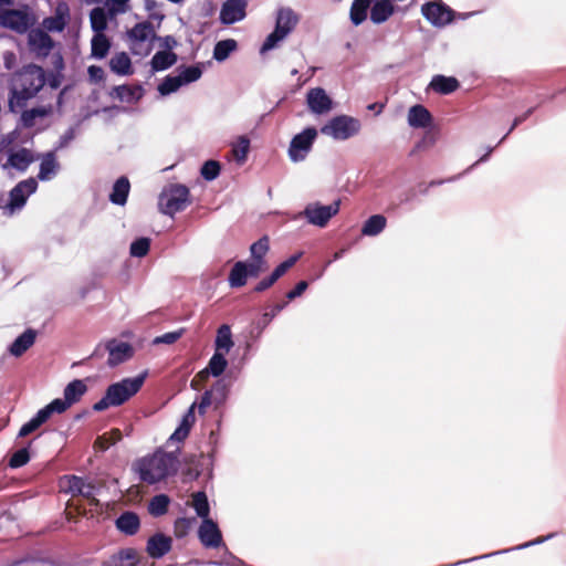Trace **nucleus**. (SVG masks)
Here are the masks:
<instances>
[{"instance_id":"1","label":"nucleus","mask_w":566,"mask_h":566,"mask_svg":"<svg viewBox=\"0 0 566 566\" xmlns=\"http://www.w3.org/2000/svg\"><path fill=\"white\" fill-rule=\"evenodd\" d=\"M45 74L35 64L23 66L11 80L9 107L12 112L22 109L44 86Z\"/></svg>"},{"instance_id":"2","label":"nucleus","mask_w":566,"mask_h":566,"mask_svg":"<svg viewBox=\"0 0 566 566\" xmlns=\"http://www.w3.org/2000/svg\"><path fill=\"white\" fill-rule=\"evenodd\" d=\"M178 470V459L172 453L157 451L136 463L139 479L148 484L157 483Z\"/></svg>"},{"instance_id":"3","label":"nucleus","mask_w":566,"mask_h":566,"mask_svg":"<svg viewBox=\"0 0 566 566\" xmlns=\"http://www.w3.org/2000/svg\"><path fill=\"white\" fill-rule=\"evenodd\" d=\"M146 373L133 378H124L107 387L105 395L93 406L95 411H104L109 407H118L129 400L143 387Z\"/></svg>"},{"instance_id":"4","label":"nucleus","mask_w":566,"mask_h":566,"mask_svg":"<svg viewBox=\"0 0 566 566\" xmlns=\"http://www.w3.org/2000/svg\"><path fill=\"white\" fill-rule=\"evenodd\" d=\"M189 189L184 185L175 184L166 187L158 198L159 211L174 217L189 205Z\"/></svg>"},{"instance_id":"5","label":"nucleus","mask_w":566,"mask_h":566,"mask_svg":"<svg viewBox=\"0 0 566 566\" xmlns=\"http://www.w3.org/2000/svg\"><path fill=\"white\" fill-rule=\"evenodd\" d=\"M129 49L134 55L147 56L153 50L156 32L153 24L144 21L135 24L128 32Z\"/></svg>"},{"instance_id":"6","label":"nucleus","mask_w":566,"mask_h":566,"mask_svg":"<svg viewBox=\"0 0 566 566\" xmlns=\"http://www.w3.org/2000/svg\"><path fill=\"white\" fill-rule=\"evenodd\" d=\"M360 128L361 125L357 118L348 115H338L329 119L321 128V133L335 140H347L357 135Z\"/></svg>"},{"instance_id":"7","label":"nucleus","mask_w":566,"mask_h":566,"mask_svg":"<svg viewBox=\"0 0 566 566\" xmlns=\"http://www.w3.org/2000/svg\"><path fill=\"white\" fill-rule=\"evenodd\" d=\"M316 137L317 130L314 127H307L301 133L296 134L290 143L287 151L290 160L293 163L305 160L312 150Z\"/></svg>"},{"instance_id":"8","label":"nucleus","mask_w":566,"mask_h":566,"mask_svg":"<svg viewBox=\"0 0 566 566\" xmlns=\"http://www.w3.org/2000/svg\"><path fill=\"white\" fill-rule=\"evenodd\" d=\"M340 200H335L328 206H324L319 202L308 203L303 212L310 224L324 228L327 226L329 220L339 212Z\"/></svg>"},{"instance_id":"9","label":"nucleus","mask_w":566,"mask_h":566,"mask_svg":"<svg viewBox=\"0 0 566 566\" xmlns=\"http://www.w3.org/2000/svg\"><path fill=\"white\" fill-rule=\"evenodd\" d=\"M38 189V181L31 177L18 182L9 192V201L3 207L4 211L13 214L15 211L21 210L27 203L28 198Z\"/></svg>"},{"instance_id":"10","label":"nucleus","mask_w":566,"mask_h":566,"mask_svg":"<svg viewBox=\"0 0 566 566\" xmlns=\"http://www.w3.org/2000/svg\"><path fill=\"white\" fill-rule=\"evenodd\" d=\"M421 13L432 25L439 28L453 20V11L442 1L424 3Z\"/></svg>"},{"instance_id":"11","label":"nucleus","mask_w":566,"mask_h":566,"mask_svg":"<svg viewBox=\"0 0 566 566\" xmlns=\"http://www.w3.org/2000/svg\"><path fill=\"white\" fill-rule=\"evenodd\" d=\"M104 350L108 353L107 365L109 367H116L130 359L134 355V348L129 343L116 338L105 342Z\"/></svg>"},{"instance_id":"12","label":"nucleus","mask_w":566,"mask_h":566,"mask_svg":"<svg viewBox=\"0 0 566 566\" xmlns=\"http://www.w3.org/2000/svg\"><path fill=\"white\" fill-rule=\"evenodd\" d=\"M248 0H226L220 9L219 21L224 25L234 24L247 17Z\"/></svg>"},{"instance_id":"13","label":"nucleus","mask_w":566,"mask_h":566,"mask_svg":"<svg viewBox=\"0 0 566 566\" xmlns=\"http://www.w3.org/2000/svg\"><path fill=\"white\" fill-rule=\"evenodd\" d=\"M61 483L64 491L71 493L73 496L81 495L85 499H94L96 485L87 479L70 475L64 476Z\"/></svg>"},{"instance_id":"14","label":"nucleus","mask_w":566,"mask_h":566,"mask_svg":"<svg viewBox=\"0 0 566 566\" xmlns=\"http://www.w3.org/2000/svg\"><path fill=\"white\" fill-rule=\"evenodd\" d=\"M308 109L316 115L328 113L333 108V101L322 87L311 88L306 94Z\"/></svg>"},{"instance_id":"15","label":"nucleus","mask_w":566,"mask_h":566,"mask_svg":"<svg viewBox=\"0 0 566 566\" xmlns=\"http://www.w3.org/2000/svg\"><path fill=\"white\" fill-rule=\"evenodd\" d=\"M29 46L36 57H46L53 49V40L44 30H32L28 36Z\"/></svg>"},{"instance_id":"16","label":"nucleus","mask_w":566,"mask_h":566,"mask_svg":"<svg viewBox=\"0 0 566 566\" xmlns=\"http://www.w3.org/2000/svg\"><path fill=\"white\" fill-rule=\"evenodd\" d=\"M198 537L207 548H217L222 544V534L218 524L211 518L203 520L198 530Z\"/></svg>"},{"instance_id":"17","label":"nucleus","mask_w":566,"mask_h":566,"mask_svg":"<svg viewBox=\"0 0 566 566\" xmlns=\"http://www.w3.org/2000/svg\"><path fill=\"white\" fill-rule=\"evenodd\" d=\"M0 25L23 33L29 29V19L22 11L7 10L0 13Z\"/></svg>"},{"instance_id":"18","label":"nucleus","mask_w":566,"mask_h":566,"mask_svg":"<svg viewBox=\"0 0 566 566\" xmlns=\"http://www.w3.org/2000/svg\"><path fill=\"white\" fill-rule=\"evenodd\" d=\"M171 545L172 539L169 536L156 533L148 538L146 551L151 558L158 559L169 553Z\"/></svg>"},{"instance_id":"19","label":"nucleus","mask_w":566,"mask_h":566,"mask_svg":"<svg viewBox=\"0 0 566 566\" xmlns=\"http://www.w3.org/2000/svg\"><path fill=\"white\" fill-rule=\"evenodd\" d=\"M38 157L34 156L32 150L28 148H19L9 153L4 167H11L19 171H25L29 166Z\"/></svg>"},{"instance_id":"20","label":"nucleus","mask_w":566,"mask_h":566,"mask_svg":"<svg viewBox=\"0 0 566 566\" xmlns=\"http://www.w3.org/2000/svg\"><path fill=\"white\" fill-rule=\"evenodd\" d=\"M41 159L38 178L41 181L52 180L60 170V164L56 159L55 151H48L41 156H36Z\"/></svg>"},{"instance_id":"21","label":"nucleus","mask_w":566,"mask_h":566,"mask_svg":"<svg viewBox=\"0 0 566 566\" xmlns=\"http://www.w3.org/2000/svg\"><path fill=\"white\" fill-rule=\"evenodd\" d=\"M298 22L297 14L291 8H281L276 13L275 30L287 36Z\"/></svg>"},{"instance_id":"22","label":"nucleus","mask_w":566,"mask_h":566,"mask_svg":"<svg viewBox=\"0 0 566 566\" xmlns=\"http://www.w3.org/2000/svg\"><path fill=\"white\" fill-rule=\"evenodd\" d=\"M69 7L65 3H59L55 13L43 20L42 25L49 32H62L67 23Z\"/></svg>"},{"instance_id":"23","label":"nucleus","mask_w":566,"mask_h":566,"mask_svg":"<svg viewBox=\"0 0 566 566\" xmlns=\"http://www.w3.org/2000/svg\"><path fill=\"white\" fill-rule=\"evenodd\" d=\"M228 366L226 354L222 352L214 350L213 355L209 359V363L205 369L198 373L197 377L206 379L209 375L213 377H220Z\"/></svg>"},{"instance_id":"24","label":"nucleus","mask_w":566,"mask_h":566,"mask_svg":"<svg viewBox=\"0 0 566 566\" xmlns=\"http://www.w3.org/2000/svg\"><path fill=\"white\" fill-rule=\"evenodd\" d=\"M432 116L422 105L417 104L408 111V124L412 128H427L431 125Z\"/></svg>"},{"instance_id":"25","label":"nucleus","mask_w":566,"mask_h":566,"mask_svg":"<svg viewBox=\"0 0 566 566\" xmlns=\"http://www.w3.org/2000/svg\"><path fill=\"white\" fill-rule=\"evenodd\" d=\"M35 337V331L27 329L10 345L9 353L14 357L22 356L34 344Z\"/></svg>"},{"instance_id":"26","label":"nucleus","mask_w":566,"mask_h":566,"mask_svg":"<svg viewBox=\"0 0 566 566\" xmlns=\"http://www.w3.org/2000/svg\"><path fill=\"white\" fill-rule=\"evenodd\" d=\"M130 191V182L127 177H119L113 185L109 201L117 206H124Z\"/></svg>"},{"instance_id":"27","label":"nucleus","mask_w":566,"mask_h":566,"mask_svg":"<svg viewBox=\"0 0 566 566\" xmlns=\"http://www.w3.org/2000/svg\"><path fill=\"white\" fill-rule=\"evenodd\" d=\"M116 527L125 535H135L140 526L139 517L134 512H125L116 518Z\"/></svg>"},{"instance_id":"28","label":"nucleus","mask_w":566,"mask_h":566,"mask_svg":"<svg viewBox=\"0 0 566 566\" xmlns=\"http://www.w3.org/2000/svg\"><path fill=\"white\" fill-rule=\"evenodd\" d=\"M137 552L134 548H124L104 562V566H136Z\"/></svg>"},{"instance_id":"29","label":"nucleus","mask_w":566,"mask_h":566,"mask_svg":"<svg viewBox=\"0 0 566 566\" xmlns=\"http://www.w3.org/2000/svg\"><path fill=\"white\" fill-rule=\"evenodd\" d=\"M177 54L172 51H158L150 61L153 73L168 70L177 62Z\"/></svg>"},{"instance_id":"30","label":"nucleus","mask_w":566,"mask_h":566,"mask_svg":"<svg viewBox=\"0 0 566 566\" xmlns=\"http://www.w3.org/2000/svg\"><path fill=\"white\" fill-rule=\"evenodd\" d=\"M430 87L440 94H451L459 87V82L455 77L434 75L430 82Z\"/></svg>"},{"instance_id":"31","label":"nucleus","mask_w":566,"mask_h":566,"mask_svg":"<svg viewBox=\"0 0 566 566\" xmlns=\"http://www.w3.org/2000/svg\"><path fill=\"white\" fill-rule=\"evenodd\" d=\"M394 12L391 0H379L370 9V20L380 24L385 22Z\"/></svg>"},{"instance_id":"32","label":"nucleus","mask_w":566,"mask_h":566,"mask_svg":"<svg viewBox=\"0 0 566 566\" xmlns=\"http://www.w3.org/2000/svg\"><path fill=\"white\" fill-rule=\"evenodd\" d=\"M109 17L107 8L96 7L90 13V22L95 33H103L107 28Z\"/></svg>"},{"instance_id":"33","label":"nucleus","mask_w":566,"mask_h":566,"mask_svg":"<svg viewBox=\"0 0 566 566\" xmlns=\"http://www.w3.org/2000/svg\"><path fill=\"white\" fill-rule=\"evenodd\" d=\"M87 387L81 379H74L66 385L63 391L65 400L72 406L80 401L82 396L86 392Z\"/></svg>"},{"instance_id":"34","label":"nucleus","mask_w":566,"mask_h":566,"mask_svg":"<svg viewBox=\"0 0 566 566\" xmlns=\"http://www.w3.org/2000/svg\"><path fill=\"white\" fill-rule=\"evenodd\" d=\"M111 49V41L104 33H95L91 41L92 56L102 60Z\"/></svg>"},{"instance_id":"35","label":"nucleus","mask_w":566,"mask_h":566,"mask_svg":"<svg viewBox=\"0 0 566 566\" xmlns=\"http://www.w3.org/2000/svg\"><path fill=\"white\" fill-rule=\"evenodd\" d=\"M234 343L232 340V334L229 325H221L218 328L216 340H214V350L222 352L228 354L230 349L233 347Z\"/></svg>"},{"instance_id":"36","label":"nucleus","mask_w":566,"mask_h":566,"mask_svg":"<svg viewBox=\"0 0 566 566\" xmlns=\"http://www.w3.org/2000/svg\"><path fill=\"white\" fill-rule=\"evenodd\" d=\"M386 223L387 220L384 216L374 214L365 221L361 228V234L367 237L378 235L385 229Z\"/></svg>"},{"instance_id":"37","label":"nucleus","mask_w":566,"mask_h":566,"mask_svg":"<svg viewBox=\"0 0 566 566\" xmlns=\"http://www.w3.org/2000/svg\"><path fill=\"white\" fill-rule=\"evenodd\" d=\"M248 277L247 262L238 261L230 271L228 282L231 287H241L245 285Z\"/></svg>"},{"instance_id":"38","label":"nucleus","mask_w":566,"mask_h":566,"mask_svg":"<svg viewBox=\"0 0 566 566\" xmlns=\"http://www.w3.org/2000/svg\"><path fill=\"white\" fill-rule=\"evenodd\" d=\"M109 67L118 75H128L132 73V62L125 52L115 54L109 61Z\"/></svg>"},{"instance_id":"39","label":"nucleus","mask_w":566,"mask_h":566,"mask_svg":"<svg viewBox=\"0 0 566 566\" xmlns=\"http://www.w3.org/2000/svg\"><path fill=\"white\" fill-rule=\"evenodd\" d=\"M238 48V43L233 39L221 40L213 48V59L218 62L226 61L232 52Z\"/></svg>"},{"instance_id":"40","label":"nucleus","mask_w":566,"mask_h":566,"mask_svg":"<svg viewBox=\"0 0 566 566\" xmlns=\"http://www.w3.org/2000/svg\"><path fill=\"white\" fill-rule=\"evenodd\" d=\"M191 506L195 509L197 515L203 521L209 520L210 506L207 494L203 491H198L191 495Z\"/></svg>"},{"instance_id":"41","label":"nucleus","mask_w":566,"mask_h":566,"mask_svg":"<svg viewBox=\"0 0 566 566\" xmlns=\"http://www.w3.org/2000/svg\"><path fill=\"white\" fill-rule=\"evenodd\" d=\"M177 72L182 86L198 81L202 75V69L199 64L180 66L177 69Z\"/></svg>"},{"instance_id":"42","label":"nucleus","mask_w":566,"mask_h":566,"mask_svg":"<svg viewBox=\"0 0 566 566\" xmlns=\"http://www.w3.org/2000/svg\"><path fill=\"white\" fill-rule=\"evenodd\" d=\"M370 7L368 0H355L350 7V21L355 25L361 24L367 18V11Z\"/></svg>"},{"instance_id":"43","label":"nucleus","mask_w":566,"mask_h":566,"mask_svg":"<svg viewBox=\"0 0 566 566\" xmlns=\"http://www.w3.org/2000/svg\"><path fill=\"white\" fill-rule=\"evenodd\" d=\"M170 499L166 494L155 495L148 505V511L153 516H161L167 513Z\"/></svg>"},{"instance_id":"44","label":"nucleus","mask_w":566,"mask_h":566,"mask_svg":"<svg viewBox=\"0 0 566 566\" xmlns=\"http://www.w3.org/2000/svg\"><path fill=\"white\" fill-rule=\"evenodd\" d=\"M250 149V140L245 136H240L237 143L232 146V155L238 164H243Z\"/></svg>"},{"instance_id":"45","label":"nucleus","mask_w":566,"mask_h":566,"mask_svg":"<svg viewBox=\"0 0 566 566\" xmlns=\"http://www.w3.org/2000/svg\"><path fill=\"white\" fill-rule=\"evenodd\" d=\"M48 419L45 418L44 412L39 410L36 415L30 419L27 423H24L19 431V437L23 438L35 431L38 428H40L44 422H46Z\"/></svg>"},{"instance_id":"46","label":"nucleus","mask_w":566,"mask_h":566,"mask_svg":"<svg viewBox=\"0 0 566 566\" xmlns=\"http://www.w3.org/2000/svg\"><path fill=\"white\" fill-rule=\"evenodd\" d=\"M182 86L179 77L176 75H167L163 82L158 85V92L163 96H167L171 93L177 92Z\"/></svg>"},{"instance_id":"47","label":"nucleus","mask_w":566,"mask_h":566,"mask_svg":"<svg viewBox=\"0 0 566 566\" xmlns=\"http://www.w3.org/2000/svg\"><path fill=\"white\" fill-rule=\"evenodd\" d=\"M230 382L226 381L224 378L218 379L209 391H212L214 402L217 405L223 403L227 399Z\"/></svg>"},{"instance_id":"48","label":"nucleus","mask_w":566,"mask_h":566,"mask_svg":"<svg viewBox=\"0 0 566 566\" xmlns=\"http://www.w3.org/2000/svg\"><path fill=\"white\" fill-rule=\"evenodd\" d=\"M70 407H71V405L65 400V398H63V399L56 398L40 410L42 412H44L45 418L49 420V418L53 413H62V412L66 411Z\"/></svg>"},{"instance_id":"49","label":"nucleus","mask_w":566,"mask_h":566,"mask_svg":"<svg viewBox=\"0 0 566 566\" xmlns=\"http://www.w3.org/2000/svg\"><path fill=\"white\" fill-rule=\"evenodd\" d=\"M150 248V239L142 237L130 243L129 253L134 258H144Z\"/></svg>"},{"instance_id":"50","label":"nucleus","mask_w":566,"mask_h":566,"mask_svg":"<svg viewBox=\"0 0 566 566\" xmlns=\"http://www.w3.org/2000/svg\"><path fill=\"white\" fill-rule=\"evenodd\" d=\"M269 248L270 245L268 237H262L261 239H259L250 248L252 260L265 261L264 256L268 253Z\"/></svg>"},{"instance_id":"51","label":"nucleus","mask_w":566,"mask_h":566,"mask_svg":"<svg viewBox=\"0 0 566 566\" xmlns=\"http://www.w3.org/2000/svg\"><path fill=\"white\" fill-rule=\"evenodd\" d=\"M193 517H179L175 521L174 533L176 537L182 538L188 535L192 524L195 523Z\"/></svg>"},{"instance_id":"52","label":"nucleus","mask_w":566,"mask_h":566,"mask_svg":"<svg viewBox=\"0 0 566 566\" xmlns=\"http://www.w3.org/2000/svg\"><path fill=\"white\" fill-rule=\"evenodd\" d=\"M130 0H106L105 7L108 10L109 17L115 18L128 11V2Z\"/></svg>"},{"instance_id":"53","label":"nucleus","mask_w":566,"mask_h":566,"mask_svg":"<svg viewBox=\"0 0 566 566\" xmlns=\"http://www.w3.org/2000/svg\"><path fill=\"white\" fill-rule=\"evenodd\" d=\"M201 176L207 181L214 180L220 174V164L216 160H207L201 167Z\"/></svg>"},{"instance_id":"54","label":"nucleus","mask_w":566,"mask_h":566,"mask_svg":"<svg viewBox=\"0 0 566 566\" xmlns=\"http://www.w3.org/2000/svg\"><path fill=\"white\" fill-rule=\"evenodd\" d=\"M30 460V454L27 448H22L18 451H15L10 460H9V467L12 469L21 468L25 465Z\"/></svg>"},{"instance_id":"55","label":"nucleus","mask_w":566,"mask_h":566,"mask_svg":"<svg viewBox=\"0 0 566 566\" xmlns=\"http://www.w3.org/2000/svg\"><path fill=\"white\" fill-rule=\"evenodd\" d=\"M284 39L285 36L274 29L273 32H271L264 40L261 46V53L273 50Z\"/></svg>"},{"instance_id":"56","label":"nucleus","mask_w":566,"mask_h":566,"mask_svg":"<svg viewBox=\"0 0 566 566\" xmlns=\"http://www.w3.org/2000/svg\"><path fill=\"white\" fill-rule=\"evenodd\" d=\"M184 329H178L169 333H165L155 338V344H174L176 343L182 335Z\"/></svg>"},{"instance_id":"57","label":"nucleus","mask_w":566,"mask_h":566,"mask_svg":"<svg viewBox=\"0 0 566 566\" xmlns=\"http://www.w3.org/2000/svg\"><path fill=\"white\" fill-rule=\"evenodd\" d=\"M266 270L265 261H256L252 260L251 262H247V274L251 277H256L259 274Z\"/></svg>"},{"instance_id":"58","label":"nucleus","mask_w":566,"mask_h":566,"mask_svg":"<svg viewBox=\"0 0 566 566\" xmlns=\"http://www.w3.org/2000/svg\"><path fill=\"white\" fill-rule=\"evenodd\" d=\"M75 138V128L70 127L64 134L61 135L55 150L65 148Z\"/></svg>"},{"instance_id":"59","label":"nucleus","mask_w":566,"mask_h":566,"mask_svg":"<svg viewBox=\"0 0 566 566\" xmlns=\"http://www.w3.org/2000/svg\"><path fill=\"white\" fill-rule=\"evenodd\" d=\"M159 41L160 46L164 49L163 51H171L178 45L177 40L172 35H166V36H157L156 39Z\"/></svg>"},{"instance_id":"60","label":"nucleus","mask_w":566,"mask_h":566,"mask_svg":"<svg viewBox=\"0 0 566 566\" xmlns=\"http://www.w3.org/2000/svg\"><path fill=\"white\" fill-rule=\"evenodd\" d=\"M286 302L282 303V304H276L272 307V311L271 312H266L263 314V327L266 326L276 315L277 313H280L285 306H286Z\"/></svg>"},{"instance_id":"61","label":"nucleus","mask_w":566,"mask_h":566,"mask_svg":"<svg viewBox=\"0 0 566 566\" xmlns=\"http://www.w3.org/2000/svg\"><path fill=\"white\" fill-rule=\"evenodd\" d=\"M214 402L212 391L206 390L203 395L201 396L200 402L198 405V410L200 413H205L206 409Z\"/></svg>"},{"instance_id":"62","label":"nucleus","mask_w":566,"mask_h":566,"mask_svg":"<svg viewBox=\"0 0 566 566\" xmlns=\"http://www.w3.org/2000/svg\"><path fill=\"white\" fill-rule=\"evenodd\" d=\"M44 111H41L39 108H33L31 111L24 112L22 115L23 123L27 126H31L33 124V120L35 117L43 116Z\"/></svg>"},{"instance_id":"63","label":"nucleus","mask_w":566,"mask_h":566,"mask_svg":"<svg viewBox=\"0 0 566 566\" xmlns=\"http://www.w3.org/2000/svg\"><path fill=\"white\" fill-rule=\"evenodd\" d=\"M306 289H307L306 281L298 282L293 290L287 292V294H286L287 300H294V298L301 296Z\"/></svg>"},{"instance_id":"64","label":"nucleus","mask_w":566,"mask_h":566,"mask_svg":"<svg viewBox=\"0 0 566 566\" xmlns=\"http://www.w3.org/2000/svg\"><path fill=\"white\" fill-rule=\"evenodd\" d=\"M115 91H116L117 96L122 101H130L134 96V91L129 86H126V85L117 86V87H115Z\"/></svg>"}]
</instances>
